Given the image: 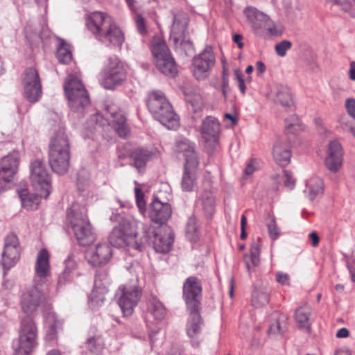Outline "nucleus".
<instances>
[{
  "label": "nucleus",
  "instance_id": "nucleus-64",
  "mask_svg": "<svg viewBox=\"0 0 355 355\" xmlns=\"http://www.w3.org/2000/svg\"><path fill=\"white\" fill-rule=\"evenodd\" d=\"M309 238L311 240V245L313 247L318 246L320 242V237L315 232H312L309 235Z\"/></svg>",
  "mask_w": 355,
  "mask_h": 355
},
{
  "label": "nucleus",
  "instance_id": "nucleus-42",
  "mask_svg": "<svg viewBox=\"0 0 355 355\" xmlns=\"http://www.w3.org/2000/svg\"><path fill=\"white\" fill-rule=\"evenodd\" d=\"M270 294L265 290L255 288L252 294V304L258 308L262 307L268 304Z\"/></svg>",
  "mask_w": 355,
  "mask_h": 355
},
{
  "label": "nucleus",
  "instance_id": "nucleus-60",
  "mask_svg": "<svg viewBox=\"0 0 355 355\" xmlns=\"http://www.w3.org/2000/svg\"><path fill=\"white\" fill-rule=\"evenodd\" d=\"M263 29H266L268 31L269 34L272 36H280L282 34V31L277 28L275 25L273 24L272 21L270 19V22L264 27Z\"/></svg>",
  "mask_w": 355,
  "mask_h": 355
},
{
  "label": "nucleus",
  "instance_id": "nucleus-8",
  "mask_svg": "<svg viewBox=\"0 0 355 355\" xmlns=\"http://www.w3.org/2000/svg\"><path fill=\"white\" fill-rule=\"evenodd\" d=\"M67 219L80 245L87 246L95 241L96 234L85 215L78 214L68 209Z\"/></svg>",
  "mask_w": 355,
  "mask_h": 355
},
{
  "label": "nucleus",
  "instance_id": "nucleus-24",
  "mask_svg": "<svg viewBox=\"0 0 355 355\" xmlns=\"http://www.w3.org/2000/svg\"><path fill=\"white\" fill-rule=\"evenodd\" d=\"M107 114L112 118L114 128L121 138H125L130 134V128L126 123V117L121 111H116L114 107H106Z\"/></svg>",
  "mask_w": 355,
  "mask_h": 355
},
{
  "label": "nucleus",
  "instance_id": "nucleus-34",
  "mask_svg": "<svg viewBox=\"0 0 355 355\" xmlns=\"http://www.w3.org/2000/svg\"><path fill=\"white\" fill-rule=\"evenodd\" d=\"M150 49L155 62L171 55L166 42L159 37L153 38L151 42Z\"/></svg>",
  "mask_w": 355,
  "mask_h": 355
},
{
  "label": "nucleus",
  "instance_id": "nucleus-32",
  "mask_svg": "<svg viewBox=\"0 0 355 355\" xmlns=\"http://www.w3.org/2000/svg\"><path fill=\"white\" fill-rule=\"evenodd\" d=\"M155 64L157 69L166 76L174 77L178 73V67L172 55L159 59L155 62Z\"/></svg>",
  "mask_w": 355,
  "mask_h": 355
},
{
  "label": "nucleus",
  "instance_id": "nucleus-63",
  "mask_svg": "<svg viewBox=\"0 0 355 355\" xmlns=\"http://www.w3.org/2000/svg\"><path fill=\"white\" fill-rule=\"evenodd\" d=\"M235 76L239 82V87L241 92H242V94H244L245 92V85L244 79L243 78V76L240 73L239 71H236Z\"/></svg>",
  "mask_w": 355,
  "mask_h": 355
},
{
  "label": "nucleus",
  "instance_id": "nucleus-62",
  "mask_svg": "<svg viewBox=\"0 0 355 355\" xmlns=\"http://www.w3.org/2000/svg\"><path fill=\"white\" fill-rule=\"evenodd\" d=\"M276 280L282 285H288L290 283L289 276L286 273L278 272L276 275Z\"/></svg>",
  "mask_w": 355,
  "mask_h": 355
},
{
  "label": "nucleus",
  "instance_id": "nucleus-59",
  "mask_svg": "<svg viewBox=\"0 0 355 355\" xmlns=\"http://www.w3.org/2000/svg\"><path fill=\"white\" fill-rule=\"evenodd\" d=\"M329 2L332 3L334 5L338 6L344 11H349L352 8V5L349 0H328Z\"/></svg>",
  "mask_w": 355,
  "mask_h": 355
},
{
  "label": "nucleus",
  "instance_id": "nucleus-47",
  "mask_svg": "<svg viewBox=\"0 0 355 355\" xmlns=\"http://www.w3.org/2000/svg\"><path fill=\"white\" fill-rule=\"evenodd\" d=\"M301 129V122L296 114H292L285 119L286 134L295 133Z\"/></svg>",
  "mask_w": 355,
  "mask_h": 355
},
{
  "label": "nucleus",
  "instance_id": "nucleus-40",
  "mask_svg": "<svg viewBox=\"0 0 355 355\" xmlns=\"http://www.w3.org/2000/svg\"><path fill=\"white\" fill-rule=\"evenodd\" d=\"M311 308L308 306H301L295 311V320L299 327L304 329H310L309 317Z\"/></svg>",
  "mask_w": 355,
  "mask_h": 355
},
{
  "label": "nucleus",
  "instance_id": "nucleus-45",
  "mask_svg": "<svg viewBox=\"0 0 355 355\" xmlns=\"http://www.w3.org/2000/svg\"><path fill=\"white\" fill-rule=\"evenodd\" d=\"M19 197L21 200L22 207L26 209H33L36 207L37 204V194L29 195L27 189H21L17 190ZM38 195H40L38 193Z\"/></svg>",
  "mask_w": 355,
  "mask_h": 355
},
{
  "label": "nucleus",
  "instance_id": "nucleus-19",
  "mask_svg": "<svg viewBox=\"0 0 355 355\" xmlns=\"http://www.w3.org/2000/svg\"><path fill=\"white\" fill-rule=\"evenodd\" d=\"M19 258L18 239L15 234L10 233L6 237L4 249L2 252L3 266L8 268H10L18 261Z\"/></svg>",
  "mask_w": 355,
  "mask_h": 355
},
{
  "label": "nucleus",
  "instance_id": "nucleus-25",
  "mask_svg": "<svg viewBox=\"0 0 355 355\" xmlns=\"http://www.w3.org/2000/svg\"><path fill=\"white\" fill-rule=\"evenodd\" d=\"M35 274L34 280L45 284L44 279L50 274L49 254L46 249H42L37 254Z\"/></svg>",
  "mask_w": 355,
  "mask_h": 355
},
{
  "label": "nucleus",
  "instance_id": "nucleus-28",
  "mask_svg": "<svg viewBox=\"0 0 355 355\" xmlns=\"http://www.w3.org/2000/svg\"><path fill=\"white\" fill-rule=\"evenodd\" d=\"M200 309H188L190 314L187 322V332L191 338H196L202 329V320L199 313Z\"/></svg>",
  "mask_w": 355,
  "mask_h": 355
},
{
  "label": "nucleus",
  "instance_id": "nucleus-3",
  "mask_svg": "<svg viewBox=\"0 0 355 355\" xmlns=\"http://www.w3.org/2000/svg\"><path fill=\"white\" fill-rule=\"evenodd\" d=\"M64 90L71 110L84 115L91 103L88 92L81 80L74 75H69L64 81Z\"/></svg>",
  "mask_w": 355,
  "mask_h": 355
},
{
  "label": "nucleus",
  "instance_id": "nucleus-20",
  "mask_svg": "<svg viewBox=\"0 0 355 355\" xmlns=\"http://www.w3.org/2000/svg\"><path fill=\"white\" fill-rule=\"evenodd\" d=\"M175 151L183 155L185 159L184 165L198 167L199 161L194 143L187 138L180 137L175 143Z\"/></svg>",
  "mask_w": 355,
  "mask_h": 355
},
{
  "label": "nucleus",
  "instance_id": "nucleus-36",
  "mask_svg": "<svg viewBox=\"0 0 355 355\" xmlns=\"http://www.w3.org/2000/svg\"><path fill=\"white\" fill-rule=\"evenodd\" d=\"M130 158L133 160V165L138 169L144 168L146 162L152 157V153L144 148H137L130 153Z\"/></svg>",
  "mask_w": 355,
  "mask_h": 355
},
{
  "label": "nucleus",
  "instance_id": "nucleus-43",
  "mask_svg": "<svg viewBox=\"0 0 355 355\" xmlns=\"http://www.w3.org/2000/svg\"><path fill=\"white\" fill-rule=\"evenodd\" d=\"M149 310L157 320H162L166 315V309L162 303L155 297L149 300Z\"/></svg>",
  "mask_w": 355,
  "mask_h": 355
},
{
  "label": "nucleus",
  "instance_id": "nucleus-5",
  "mask_svg": "<svg viewBox=\"0 0 355 355\" xmlns=\"http://www.w3.org/2000/svg\"><path fill=\"white\" fill-rule=\"evenodd\" d=\"M49 292L45 284L33 280V284L26 287L21 291L19 305L25 317L33 315L41 306L48 304Z\"/></svg>",
  "mask_w": 355,
  "mask_h": 355
},
{
  "label": "nucleus",
  "instance_id": "nucleus-15",
  "mask_svg": "<svg viewBox=\"0 0 355 355\" xmlns=\"http://www.w3.org/2000/svg\"><path fill=\"white\" fill-rule=\"evenodd\" d=\"M182 296L188 309L201 308L202 284L196 277L186 279L182 288Z\"/></svg>",
  "mask_w": 355,
  "mask_h": 355
},
{
  "label": "nucleus",
  "instance_id": "nucleus-13",
  "mask_svg": "<svg viewBox=\"0 0 355 355\" xmlns=\"http://www.w3.org/2000/svg\"><path fill=\"white\" fill-rule=\"evenodd\" d=\"M19 164V156L17 152L4 156L1 162L0 168V193L10 188L14 175L17 173Z\"/></svg>",
  "mask_w": 355,
  "mask_h": 355
},
{
  "label": "nucleus",
  "instance_id": "nucleus-23",
  "mask_svg": "<svg viewBox=\"0 0 355 355\" xmlns=\"http://www.w3.org/2000/svg\"><path fill=\"white\" fill-rule=\"evenodd\" d=\"M243 12L256 33H260L270 22V17L254 7L248 6Z\"/></svg>",
  "mask_w": 355,
  "mask_h": 355
},
{
  "label": "nucleus",
  "instance_id": "nucleus-56",
  "mask_svg": "<svg viewBox=\"0 0 355 355\" xmlns=\"http://www.w3.org/2000/svg\"><path fill=\"white\" fill-rule=\"evenodd\" d=\"M345 105L348 114L355 119V99L352 98H347Z\"/></svg>",
  "mask_w": 355,
  "mask_h": 355
},
{
  "label": "nucleus",
  "instance_id": "nucleus-17",
  "mask_svg": "<svg viewBox=\"0 0 355 355\" xmlns=\"http://www.w3.org/2000/svg\"><path fill=\"white\" fill-rule=\"evenodd\" d=\"M147 231L150 241L146 245H152L159 253L165 254L170 251L173 243V236L171 232H162L160 230L155 231L152 227H148Z\"/></svg>",
  "mask_w": 355,
  "mask_h": 355
},
{
  "label": "nucleus",
  "instance_id": "nucleus-50",
  "mask_svg": "<svg viewBox=\"0 0 355 355\" xmlns=\"http://www.w3.org/2000/svg\"><path fill=\"white\" fill-rule=\"evenodd\" d=\"M198 226H197V220L195 217H190L188 219L186 227V234L187 236L193 239H194V234L197 232Z\"/></svg>",
  "mask_w": 355,
  "mask_h": 355
},
{
  "label": "nucleus",
  "instance_id": "nucleus-51",
  "mask_svg": "<svg viewBox=\"0 0 355 355\" xmlns=\"http://www.w3.org/2000/svg\"><path fill=\"white\" fill-rule=\"evenodd\" d=\"M175 49L182 51L185 53L186 55H189L193 52V44L192 43L186 40V36L183 37V41L180 42V44H173Z\"/></svg>",
  "mask_w": 355,
  "mask_h": 355
},
{
  "label": "nucleus",
  "instance_id": "nucleus-37",
  "mask_svg": "<svg viewBox=\"0 0 355 355\" xmlns=\"http://www.w3.org/2000/svg\"><path fill=\"white\" fill-rule=\"evenodd\" d=\"M324 184L321 178L318 177L311 178L306 182V191L311 200H313L318 196L323 193Z\"/></svg>",
  "mask_w": 355,
  "mask_h": 355
},
{
  "label": "nucleus",
  "instance_id": "nucleus-16",
  "mask_svg": "<svg viewBox=\"0 0 355 355\" xmlns=\"http://www.w3.org/2000/svg\"><path fill=\"white\" fill-rule=\"evenodd\" d=\"M113 255V250L108 243H99L86 253L88 263L94 267H101L107 264Z\"/></svg>",
  "mask_w": 355,
  "mask_h": 355
},
{
  "label": "nucleus",
  "instance_id": "nucleus-61",
  "mask_svg": "<svg viewBox=\"0 0 355 355\" xmlns=\"http://www.w3.org/2000/svg\"><path fill=\"white\" fill-rule=\"evenodd\" d=\"M230 89L229 87L228 84V76L227 75L223 72V81H222V93L225 99L227 98V93L230 92Z\"/></svg>",
  "mask_w": 355,
  "mask_h": 355
},
{
  "label": "nucleus",
  "instance_id": "nucleus-14",
  "mask_svg": "<svg viewBox=\"0 0 355 355\" xmlns=\"http://www.w3.org/2000/svg\"><path fill=\"white\" fill-rule=\"evenodd\" d=\"M216 62L215 55L211 46L205 49L193 59V73L198 80L205 79Z\"/></svg>",
  "mask_w": 355,
  "mask_h": 355
},
{
  "label": "nucleus",
  "instance_id": "nucleus-22",
  "mask_svg": "<svg viewBox=\"0 0 355 355\" xmlns=\"http://www.w3.org/2000/svg\"><path fill=\"white\" fill-rule=\"evenodd\" d=\"M343 148L338 141H332L328 145L325 166L331 172H337L342 165Z\"/></svg>",
  "mask_w": 355,
  "mask_h": 355
},
{
  "label": "nucleus",
  "instance_id": "nucleus-26",
  "mask_svg": "<svg viewBox=\"0 0 355 355\" xmlns=\"http://www.w3.org/2000/svg\"><path fill=\"white\" fill-rule=\"evenodd\" d=\"M272 155L278 165L287 166L290 163L291 157V151L288 144L282 140H277L273 146Z\"/></svg>",
  "mask_w": 355,
  "mask_h": 355
},
{
  "label": "nucleus",
  "instance_id": "nucleus-52",
  "mask_svg": "<svg viewBox=\"0 0 355 355\" xmlns=\"http://www.w3.org/2000/svg\"><path fill=\"white\" fill-rule=\"evenodd\" d=\"M292 47V43L288 40H283L277 44L275 46L277 54L281 57H284L286 54V51Z\"/></svg>",
  "mask_w": 355,
  "mask_h": 355
},
{
  "label": "nucleus",
  "instance_id": "nucleus-46",
  "mask_svg": "<svg viewBox=\"0 0 355 355\" xmlns=\"http://www.w3.org/2000/svg\"><path fill=\"white\" fill-rule=\"evenodd\" d=\"M77 187L78 191L83 197L88 198L93 196L94 193L91 190V186L88 178H85L80 174H78Z\"/></svg>",
  "mask_w": 355,
  "mask_h": 355
},
{
  "label": "nucleus",
  "instance_id": "nucleus-7",
  "mask_svg": "<svg viewBox=\"0 0 355 355\" xmlns=\"http://www.w3.org/2000/svg\"><path fill=\"white\" fill-rule=\"evenodd\" d=\"M117 227L128 236L133 249L141 251L150 241L148 227L131 216L122 218Z\"/></svg>",
  "mask_w": 355,
  "mask_h": 355
},
{
  "label": "nucleus",
  "instance_id": "nucleus-53",
  "mask_svg": "<svg viewBox=\"0 0 355 355\" xmlns=\"http://www.w3.org/2000/svg\"><path fill=\"white\" fill-rule=\"evenodd\" d=\"M73 279L72 273H70L68 270H64L59 275L58 280V287H62L66 284L71 282Z\"/></svg>",
  "mask_w": 355,
  "mask_h": 355
},
{
  "label": "nucleus",
  "instance_id": "nucleus-55",
  "mask_svg": "<svg viewBox=\"0 0 355 355\" xmlns=\"http://www.w3.org/2000/svg\"><path fill=\"white\" fill-rule=\"evenodd\" d=\"M284 185L289 189H293L295 185V180L293 178L292 173L288 171L284 170Z\"/></svg>",
  "mask_w": 355,
  "mask_h": 355
},
{
  "label": "nucleus",
  "instance_id": "nucleus-1",
  "mask_svg": "<svg viewBox=\"0 0 355 355\" xmlns=\"http://www.w3.org/2000/svg\"><path fill=\"white\" fill-rule=\"evenodd\" d=\"M86 26L102 42L119 46L123 42L121 31L105 12L95 11L89 14L86 17Z\"/></svg>",
  "mask_w": 355,
  "mask_h": 355
},
{
  "label": "nucleus",
  "instance_id": "nucleus-4",
  "mask_svg": "<svg viewBox=\"0 0 355 355\" xmlns=\"http://www.w3.org/2000/svg\"><path fill=\"white\" fill-rule=\"evenodd\" d=\"M146 103L153 116L168 129H174L178 126V116L162 92H150Z\"/></svg>",
  "mask_w": 355,
  "mask_h": 355
},
{
  "label": "nucleus",
  "instance_id": "nucleus-54",
  "mask_svg": "<svg viewBox=\"0 0 355 355\" xmlns=\"http://www.w3.org/2000/svg\"><path fill=\"white\" fill-rule=\"evenodd\" d=\"M136 26L138 32L141 35H145L146 33V28L144 18L141 15H136L135 18Z\"/></svg>",
  "mask_w": 355,
  "mask_h": 355
},
{
  "label": "nucleus",
  "instance_id": "nucleus-35",
  "mask_svg": "<svg viewBox=\"0 0 355 355\" xmlns=\"http://www.w3.org/2000/svg\"><path fill=\"white\" fill-rule=\"evenodd\" d=\"M130 241L117 227H114L109 236V244L116 248L128 246L132 248Z\"/></svg>",
  "mask_w": 355,
  "mask_h": 355
},
{
  "label": "nucleus",
  "instance_id": "nucleus-6",
  "mask_svg": "<svg viewBox=\"0 0 355 355\" xmlns=\"http://www.w3.org/2000/svg\"><path fill=\"white\" fill-rule=\"evenodd\" d=\"M38 331L34 320L23 317L20 321L19 337L13 355H30L37 345Z\"/></svg>",
  "mask_w": 355,
  "mask_h": 355
},
{
  "label": "nucleus",
  "instance_id": "nucleus-12",
  "mask_svg": "<svg viewBox=\"0 0 355 355\" xmlns=\"http://www.w3.org/2000/svg\"><path fill=\"white\" fill-rule=\"evenodd\" d=\"M22 84L26 98L30 103L38 101L42 96V90L41 80L36 69L30 67L24 71Z\"/></svg>",
  "mask_w": 355,
  "mask_h": 355
},
{
  "label": "nucleus",
  "instance_id": "nucleus-31",
  "mask_svg": "<svg viewBox=\"0 0 355 355\" xmlns=\"http://www.w3.org/2000/svg\"><path fill=\"white\" fill-rule=\"evenodd\" d=\"M187 101L189 102L193 106L195 112L201 110L202 105V99L198 89L192 87L188 84H185L181 87Z\"/></svg>",
  "mask_w": 355,
  "mask_h": 355
},
{
  "label": "nucleus",
  "instance_id": "nucleus-58",
  "mask_svg": "<svg viewBox=\"0 0 355 355\" xmlns=\"http://www.w3.org/2000/svg\"><path fill=\"white\" fill-rule=\"evenodd\" d=\"M136 200L137 206L141 211L145 209V200L144 199V194L141 193L140 189L135 188Z\"/></svg>",
  "mask_w": 355,
  "mask_h": 355
},
{
  "label": "nucleus",
  "instance_id": "nucleus-41",
  "mask_svg": "<svg viewBox=\"0 0 355 355\" xmlns=\"http://www.w3.org/2000/svg\"><path fill=\"white\" fill-rule=\"evenodd\" d=\"M47 322L46 339L48 340H54L57 338L58 329L61 326L62 322L53 313L49 314Z\"/></svg>",
  "mask_w": 355,
  "mask_h": 355
},
{
  "label": "nucleus",
  "instance_id": "nucleus-18",
  "mask_svg": "<svg viewBox=\"0 0 355 355\" xmlns=\"http://www.w3.org/2000/svg\"><path fill=\"white\" fill-rule=\"evenodd\" d=\"M171 214L172 209L169 203L162 202L157 197L154 198L148 214L153 223L161 226L168 221Z\"/></svg>",
  "mask_w": 355,
  "mask_h": 355
},
{
  "label": "nucleus",
  "instance_id": "nucleus-10",
  "mask_svg": "<svg viewBox=\"0 0 355 355\" xmlns=\"http://www.w3.org/2000/svg\"><path fill=\"white\" fill-rule=\"evenodd\" d=\"M30 179L33 187L39 192L40 196L46 198L51 188V176L43 161L36 159L30 165Z\"/></svg>",
  "mask_w": 355,
  "mask_h": 355
},
{
  "label": "nucleus",
  "instance_id": "nucleus-2",
  "mask_svg": "<svg viewBox=\"0 0 355 355\" xmlns=\"http://www.w3.org/2000/svg\"><path fill=\"white\" fill-rule=\"evenodd\" d=\"M70 143L63 130H59L49 141L48 158L52 171L59 175L65 174L70 165Z\"/></svg>",
  "mask_w": 355,
  "mask_h": 355
},
{
  "label": "nucleus",
  "instance_id": "nucleus-27",
  "mask_svg": "<svg viewBox=\"0 0 355 355\" xmlns=\"http://www.w3.org/2000/svg\"><path fill=\"white\" fill-rule=\"evenodd\" d=\"M271 94L274 101L282 106L291 107L293 105L291 89L288 87L277 85L271 91Z\"/></svg>",
  "mask_w": 355,
  "mask_h": 355
},
{
  "label": "nucleus",
  "instance_id": "nucleus-29",
  "mask_svg": "<svg viewBox=\"0 0 355 355\" xmlns=\"http://www.w3.org/2000/svg\"><path fill=\"white\" fill-rule=\"evenodd\" d=\"M220 131L218 121L212 116H207L203 120L201 126V132L206 140L213 139L214 141L218 137Z\"/></svg>",
  "mask_w": 355,
  "mask_h": 355
},
{
  "label": "nucleus",
  "instance_id": "nucleus-48",
  "mask_svg": "<svg viewBox=\"0 0 355 355\" xmlns=\"http://www.w3.org/2000/svg\"><path fill=\"white\" fill-rule=\"evenodd\" d=\"M260 248L261 240L259 239L252 242L250 248V260L254 266H258L259 263Z\"/></svg>",
  "mask_w": 355,
  "mask_h": 355
},
{
  "label": "nucleus",
  "instance_id": "nucleus-11",
  "mask_svg": "<svg viewBox=\"0 0 355 355\" xmlns=\"http://www.w3.org/2000/svg\"><path fill=\"white\" fill-rule=\"evenodd\" d=\"M118 304L125 316H130L140 300L141 291L137 285L125 284L119 287Z\"/></svg>",
  "mask_w": 355,
  "mask_h": 355
},
{
  "label": "nucleus",
  "instance_id": "nucleus-33",
  "mask_svg": "<svg viewBox=\"0 0 355 355\" xmlns=\"http://www.w3.org/2000/svg\"><path fill=\"white\" fill-rule=\"evenodd\" d=\"M199 202L206 217H211L216 209V200L212 192L204 191L199 198Z\"/></svg>",
  "mask_w": 355,
  "mask_h": 355
},
{
  "label": "nucleus",
  "instance_id": "nucleus-49",
  "mask_svg": "<svg viewBox=\"0 0 355 355\" xmlns=\"http://www.w3.org/2000/svg\"><path fill=\"white\" fill-rule=\"evenodd\" d=\"M267 228L270 239L273 241L276 240L279 237L280 232L274 217L270 218V221L267 223Z\"/></svg>",
  "mask_w": 355,
  "mask_h": 355
},
{
  "label": "nucleus",
  "instance_id": "nucleus-21",
  "mask_svg": "<svg viewBox=\"0 0 355 355\" xmlns=\"http://www.w3.org/2000/svg\"><path fill=\"white\" fill-rule=\"evenodd\" d=\"M189 18L184 12H178L173 15V24L170 33V41L173 44H180L186 36Z\"/></svg>",
  "mask_w": 355,
  "mask_h": 355
},
{
  "label": "nucleus",
  "instance_id": "nucleus-30",
  "mask_svg": "<svg viewBox=\"0 0 355 355\" xmlns=\"http://www.w3.org/2000/svg\"><path fill=\"white\" fill-rule=\"evenodd\" d=\"M197 167L184 165L181 181V187L184 191H192L197 186L196 169Z\"/></svg>",
  "mask_w": 355,
  "mask_h": 355
},
{
  "label": "nucleus",
  "instance_id": "nucleus-38",
  "mask_svg": "<svg viewBox=\"0 0 355 355\" xmlns=\"http://www.w3.org/2000/svg\"><path fill=\"white\" fill-rule=\"evenodd\" d=\"M105 343L101 336H94L87 339L85 348L94 355H101L104 349Z\"/></svg>",
  "mask_w": 355,
  "mask_h": 355
},
{
  "label": "nucleus",
  "instance_id": "nucleus-44",
  "mask_svg": "<svg viewBox=\"0 0 355 355\" xmlns=\"http://www.w3.org/2000/svg\"><path fill=\"white\" fill-rule=\"evenodd\" d=\"M57 58L62 64H69L72 60V53L67 44L63 40H60V44L58 46Z\"/></svg>",
  "mask_w": 355,
  "mask_h": 355
},
{
  "label": "nucleus",
  "instance_id": "nucleus-9",
  "mask_svg": "<svg viewBox=\"0 0 355 355\" xmlns=\"http://www.w3.org/2000/svg\"><path fill=\"white\" fill-rule=\"evenodd\" d=\"M127 77L123 64L116 56L109 60L107 67L101 73V83L107 89H114L121 85Z\"/></svg>",
  "mask_w": 355,
  "mask_h": 355
},
{
  "label": "nucleus",
  "instance_id": "nucleus-39",
  "mask_svg": "<svg viewBox=\"0 0 355 355\" xmlns=\"http://www.w3.org/2000/svg\"><path fill=\"white\" fill-rule=\"evenodd\" d=\"M288 328L287 318L279 315L268 329V335L271 337L282 336Z\"/></svg>",
  "mask_w": 355,
  "mask_h": 355
},
{
  "label": "nucleus",
  "instance_id": "nucleus-57",
  "mask_svg": "<svg viewBox=\"0 0 355 355\" xmlns=\"http://www.w3.org/2000/svg\"><path fill=\"white\" fill-rule=\"evenodd\" d=\"M65 268L64 270H68L70 273L73 274V272L76 270L77 264L76 261L73 259V255L69 254L67 259L64 261Z\"/></svg>",
  "mask_w": 355,
  "mask_h": 355
}]
</instances>
